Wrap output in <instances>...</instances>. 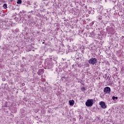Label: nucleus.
<instances>
[{"mask_svg": "<svg viewBox=\"0 0 124 124\" xmlns=\"http://www.w3.org/2000/svg\"><path fill=\"white\" fill-rule=\"evenodd\" d=\"M86 106L88 107L93 106V99H88L85 103Z\"/></svg>", "mask_w": 124, "mask_h": 124, "instance_id": "f257e3e1", "label": "nucleus"}, {"mask_svg": "<svg viewBox=\"0 0 124 124\" xmlns=\"http://www.w3.org/2000/svg\"><path fill=\"white\" fill-rule=\"evenodd\" d=\"M89 63H91V64H94L96 63V59L95 58H92L89 60Z\"/></svg>", "mask_w": 124, "mask_h": 124, "instance_id": "f03ea898", "label": "nucleus"}, {"mask_svg": "<svg viewBox=\"0 0 124 124\" xmlns=\"http://www.w3.org/2000/svg\"><path fill=\"white\" fill-rule=\"evenodd\" d=\"M104 93H105L109 94L110 93H111V88L109 87H106L104 88Z\"/></svg>", "mask_w": 124, "mask_h": 124, "instance_id": "7ed1b4c3", "label": "nucleus"}, {"mask_svg": "<svg viewBox=\"0 0 124 124\" xmlns=\"http://www.w3.org/2000/svg\"><path fill=\"white\" fill-rule=\"evenodd\" d=\"M99 105H100L101 108H103V109H106V108H107V106H106V104H105V102L104 101L100 102Z\"/></svg>", "mask_w": 124, "mask_h": 124, "instance_id": "20e7f679", "label": "nucleus"}, {"mask_svg": "<svg viewBox=\"0 0 124 124\" xmlns=\"http://www.w3.org/2000/svg\"><path fill=\"white\" fill-rule=\"evenodd\" d=\"M75 103V102H74V100H73L69 101V103L71 106H73V105H74Z\"/></svg>", "mask_w": 124, "mask_h": 124, "instance_id": "39448f33", "label": "nucleus"}, {"mask_svg": "<svg viewBox=\"0 0 124 124\" xmlns=\"http://www.w3.org/2000/svg\"><path fill=\"white\" fill-rule=\"evenodd\" d=\"M16 2L18 4H21L22 3V0H17Z\"/></svg>", "mask_w": 124, "mask_h": 124, "instance_id": "423d86ee", "label": "nucleus"}, {"mask_svg": "<svg viewBox=\"0 0 124 124\" xmlns=\"http://www.w3.org/2000/svg\"><path fill=\"white\" fill-rule=\"evenodd\" d=\"M3 7H4L5 9H6L7 8V4H4L3 5Z\"/></svg>", "mask_w": 124, "mask_h": 124, "instance_id": "0eeeda50", "label": "nucleus"}, {"mask_svg": "<svg viewBox=\"0 0 124 124\" xmlns=\"http://www.w3.org/2000/svg\"><path fill=\"white\" fill-rule=\"evenodd\" d=\"M112 99L113 100H115V99H118V97L112 96Z\"/></svg>", "mask_w": 124, "mask_h": 124, "instance_id": "6e6552de", "label": "nucleus"}, {"mask_svg": "<svg viewBox=\"0 0 124 124\" xmlns=\"http://www.w3.org/2000/svg\"><path fill=\"white\" fill-rule=\"evenodd\" d=\"M81 91H82L83 92L85 91V88L84 87H82L81 89Z\"/></svg>", "mask_w": 124, "mask_h": 124, "instance_id": "1a4fd4ad", "label": "nucleus"}, {"mask_svg": "<svg viewBox=\"0 0 124 124\" xmlns=\"http://www.w3.org/2000/svg\"><path fill=\"white\" fill-rule=\"evenodd\" d=\"M124 36H122V38H124Z\"/></svg>", "mask_w": 124, "mask_h": 124, "instance_id": "9d476101", "label": "nucleus"}, {"mask_svg": "<svg viewBox=\"0 0 124 124\" xmlns=\"http://www.w3.org/2000/svg\"><path fill=\"white\" fill-rule=\"evenodd\" d=\"M24 85H25V84L23 83V86H24Z\"/></svg>", "mask_w": 124, "mask_h": 124, "instance_id": "9b49d317", "label": "nucleus"}, {"mask_svg": "<svg viewBox=\"0 0 124 124\" xmlns=\"http://www.w3.org/2000/svg\"><path fill=\"white\" fill-rule=\"evenodd\" d=\"M24 85H25V84L23 83V86H24Z\"/></svg>", "mask_w": 124, "mask_h": 124, "instance_id": "f8f14e48", "label": "nucleus"}, {"mask_svg": "<svg viewBox=\"0 0 124 124\" xmlns=\"http://www.w3.org/2000/svg\"><path fill=\"white\" fill-rule=\"evenodd\" d=\"M43 44H44V42H43Z\"/></svg>", "mask_w": 124, "mask_h": 124, "instance_id": "ddd939ff", "label": "nucleus"}]
</instances>
